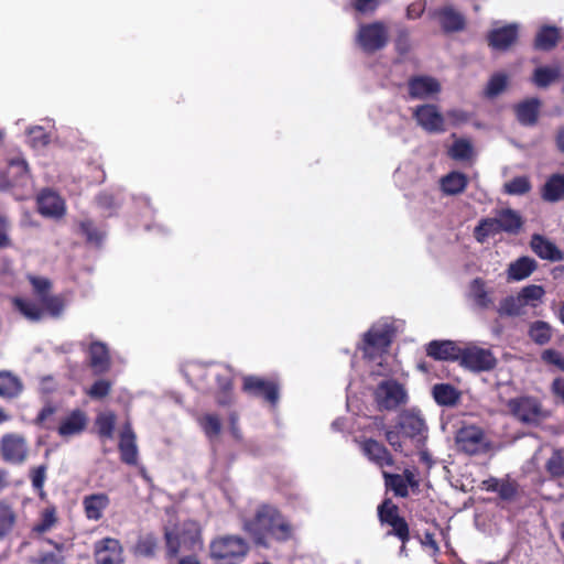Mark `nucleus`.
<instances>
[{"instance_id": "1", "label": "nucleus", "mask_w": 564, "mask_h": 564, "mask_svg": "<svg viewBox=\"0 0 564 564\" xmlns=\"http://www.w3.org/2000/svg\"><path fill=\"white\" fill-rule=\"evenodd\" d=\"M393 328L388 321H380L365 334L362 350L365 356L373 362L371 373L375 376H389L394 373L388 355V348L392 340Z\"/></svg>"}, {"instance_id": "2", "label": "nucleus", "mask_w": 564, "mask_h": 564, "mask_svg": "<svg viewBox=\"0 0 564 564\" xmlns=\"http://www.w3.org/2000/svg\"><path fill=\"white\" fill-rule=\"evenodd\" d=\"M245 530L259 544H265L268 538L285 541L292 535V527L272 506H260L252 520L245 522Z\"/></svg>"}, {"instance_id": "3", "label": "nucleus", "mask_w": 564, "mask_h": 564, "mask_svg": "<svg viewBox=\"0 0 564 564\" xmlns=\"http://www.w3.org/2000/svg\"><path fill=\"white\" fill-rule=\"evenodd\" d=\"M41 305L36 303L24 300L21 297H15L13 300L15 308L29 321L36 322L44 317L45 313L51 316L57 317L59 316L66 304L67 300L63 295H44L42 300L39 301Z\"/></svg>"}, {"instance_id": "4", "label": "nucleus", "mask_w": 564, "mask_h": 564, "mask_svg": "<svg viewBox=\"0 0 564 564\" xmlns=\"http://www.w3.org/2000/svg\"><path fill=\"white\" fill-rule=\"evenodd\" d=\"M248 545L239 536H224L210 544V555L218 564H238L247 554Z\"/></svg>"}, {"instance_id": "5", "label": "nucleus", "mask_w": 564, "mask_h": 564, "mask_svg": "<svg viewBox=\"0 0 564 564\" xmlns=\"http://www.w3.org/2000/svg\"><path fill=\"white\" fill-rule=\"evenodd\" d=\"M455 441L458 449L468 455L485 454L494 448L485 432L476 425L459 429Z\"/></svg>"}, {"instance_id": "6", "label": "nucleus", "mask_w": 564, "mask_h": 564, "mask_svg": "<svg viewBox=\"0 0 564 564\" xmlns=\"http://www.w3.org/2000/svg\"><path fill=\"white\" fill-rule=\"evenodd\" d=\"M375 401L380 410L393 411L406 403L408 392L395 380H383L376 388Z\"/></svg>"}, {"instance_id": "7", "label": "nucleus", "mask_w": 564, "mask_h": 564, "mask_svg": "<svg viewBox=\"0 0 564 564\" xmlns=\"http://www.w3.org/2000/svg\"><path fill=\"white\" fill-rule=\"evenodd\" d=\"M166 547L171 556H175L182 550L195 551L202 547L199 529L196 523H187L182 533L166 531Z\"/></svg>"}, {"instance_id": "8", "label": "nucleus", "mask_w": 564, "mask_h": 564, "mask_svg": "<svg viewBox=\"0 0 564 564\" xmlns=\"http://www.w3.org/2000/svg\"><path fill=\"white\" fill-rule=\"evenodd\" d=\"M459 364L471 371L480 372L494 369L497 359L490 349L469 344L462 348Z\"/></svg>"}, {"instance_id": "9", "label": "nucleus", "mask_w": 564, "mask_h": 564, "mask_svg": "<svg viewBox=\"0 0 564 564\" xmlns=\"http://www.w3.org/2000/svg\"><path fill=\"white\" fill-rule=\"evenodd\" d=\"M398 427L404 440H409L416 448L424 445L427 427L422 415L414 410L403 412L399 416Z\"/></svg>"}, {"instance_id": "10", "label": "nucleus", "mask_w": 564, "mask_h": 564, "mask_svg": "<svg viewBox=\"0 0 564 564\" xmlns=\"http://www.w3.org/2000/svg\"><path fill=\"white\" fill-rule=\"evenodd\" d=\"M508 408L519 421L528 424H536L549 415V413L543 410L541 403L530 397L511 399L508 402Z\"/></svg>"}, {"instance_id": "11", "label": "nucleus", "mask_w": 564, "mask_h": 564, "mask_svg": "<svg viewBox=\"0 0 564 564\" xmlns=\"http://www.w3.org/2000/svg\"><path fill=\"white\" fill-rule=\"evenodd\" d=\"M388 42L387 26L381 22L361 24L357 33L358 45L367 53L382 48Z\"/></svg>"}, {"instance_id": "12", "label": "nucleus", "mask_w": 564, "mask_h": 564, "mask_svg": "<svg viewBox=\"0 0 564 564\" xmlns=\"http://www.w3.org/2000/svg\"><path fill=\"white\" fill-rule=\"evenodd\" d=\"M94 556L96 564H122L123 547L121 543L113 538H104L94 545Z\"/></svg>"}, {"instance_id": "13", "label": "nucleus", "mask_w": 564, "mask_h": 564, "mask_svg": "<svg viewBox=\"0 0 564 564\" xmlns=\"http://www.w3.org/2000/svg\"><path fill=\"white\" fill-rule=\"evenodd\" d=\"M413 116L417 124L430 133L445 131V119L434 105H422L414 109Z\"/></svg>"}, {"instance_id": "14", "label": "nucleus", "mask_w": 564, "mask_h": 564, "mask_svg": "<svg viewBox=\"0 0 564 564\" xmlns=\"http://www.w3.org/2000/svg\"><path fill=\"white\" fill-rule=\"evenodd\" d=\"M29 181L28 166L23 159L13 158L8 162V170L0 174V188L24 186Z\"/></svg>"}, {"instance_id": "15", "label": "nucleus", "mask_w": 564, "mask_h": 564, "mask_svg": "<svg viewBox=\"0 0 564 564\" xmlns=\"http://www.w3.org/2000/svg\"><path fill=\"white\" fill-rule=\"evenodd\" d=\"M467 296L478 308L489 310L495 306L494 290L480 278L470 282Z\"/></svg>"}, {"instance_id": "16", "label": "nucleus", "mask_w": 564, "mask_h": 564, "mask_svg": "<svg viewBox=\"0 0 564 564\" xmlns=\"http://www.w3.org/2000/svg\"><path fill=\"white\" fill-rule=\"evenodd\" d=\"M1 452L7 462L21 464L26 458L28 448L22 436L8 434L2 437Z\"/></svg>"}, {"instance_id": "17", "label": "nucleus", "mask_w": 564, "mask_h": 564, "mask_svg": "<svg viewBox=\"0 0 564 564\" xmlns=\"http://www.w3.org/2000/svg\"><path fill=\"white\" fill-rule=\"evenodd\" d=\"M243 390L257 397H263L274 404L278 401V387L272 381L259 377L248 376L243 379Z\"/></svg>"}, {"instance_id": "18", "label": "nucleus", "mask_w": 564, "mask_h": 564, "mask_svg": "<svg viewBox=\"0 0 564 564\" xmlns=\"http://www.w3.org/2000/svg\"><path fill=\"white\" fill-rule=\"evenodd\" d=\"M137 436L131 423L126 422L120 432L119 451L121 460L128 465H135L138 462Z\"/></svg>"}, {"instance_id": "19", "label": "nucleus", "mask_w": 564, "mask_h": 564, "mask_svg": "<svg viewBox=\"0 0 564 564\" xmlns=\"http://www.w3.org/2000/svg\"><path fill=\"white\" fill-rule=\"evenodd\" d=\"M441 90L440 83L430 76H417L409 82V94L414 99H429Z\"/></svg>"}, {"instance_id": "20", "label": "nucleus", "mask_w": 564, "mask_h": 564, "mask_svg": "<svg viewBox=\"0 0 564 564\" xmlns=\"http://www.w3.org/2000/svg\"><path fill=\"white\" fill-rule=\"evenodd\" d=\"M39 212L46 217H61L65 213L63 199L52 191H43L37 197Z\"/></svg>"}, {"instance_id": "21", "label": "nucleus", "mask_w": 564, "mask_h": 564, "mask_svg": "<svg viewBox=\"0 0 564 564\" xmlns=\"http://www.w3.org/2000/svg\"><path fill=\"white\" fill-rule=\"evenodd\" d=\"M462 348L451 340H433L426 352L436 360H459Z\"/></svg>"}, {"instance_id": "22", "label": "nucleus", "mask_w": 564, "mask_h": 564, "mask_svg": "<svg viewBox=\"0 0 564 564\" xmlns=\"http://www.w3.org/2000/svg\"><path fill=\"white\" fill-rule=\"evenodd\" d=\"M86 425V414L80 410H74L61 421L58 434L63 437H70L82 433Z\"/></svg>"}, {"instance_id": "23", "label": "nucleus", "mask_w": 564, "mask_h": 564, "mask_svg": "<svg viewBox=\"0 0 564 564\" xmlns=\"http://www.w3.org/2000/svg\"><path fill=\"white\" fill-rule=\"evenodd\" d=\"M518 24L495 28L488 35L489 44L496 50H506L517 39Z\"/></svg>"}, {"instance_id": "24", "label": "nucleus", "mask_w": 564, "mask_h": 564, "mask_svg": "<svg viewBox=\"0 0 564 564\" xmlns=\"http://www.w3.org/2000/svg\"><path fill=\"white\" fill-rule=\"evenodd\" d=\"M109 503L110 500L106 494H94L86 496L83 500V506L87 519L94 521L100 520Z\"/></svg>"}, {"instance_id": "25", "label": "nucleus", "mask_w": 564, "mask_h": 564, "mask_svg": "<svg viewBox=\"0 0 564 564\" xmlns=\"http://www.w3.org/2000/svg\"><path fill=\"white\" fill-rule=\"evenodd\" d=\"M89 361L95 373L101 375L110 368V357L105 344L95 341L89 347Z\"/></svg>"}, {"instance_id": "26", "label": "nucleus", "mask_w": 564, "mask_h": 564, "mask_svg": "<svg viewBox=\"0 0 564 564\" xmlns=\"http://www.w3.org/2000/svg\"><path fill=\"white\" fill-rule=\"evenodd\" d=\"M531 248L540 258L545 260L558 261L563 258L561 250L552 241L540 235H533Z\"/></svg>"}, {"instance_id": "27", "label": "nucleus", "mask_w": 564, "mask_h": 564, "mask_svg": "<svg viewBox=\"0 0 564 564\" xmlns=\"http://www.w3.org/2000/svg\"><path fill=\"white\" fill-rule=\"evenodd\" d=\"M364 454L380 467L392 465L393 460L387 448L375 440H367L362 445Z\"/></svg>"}, {"instance_id": "28", "label": "nucleus", "mask_w": 564, "mask_h": 564, "mask_svg": "<svg viewBox=\"0 0 564 564\" xmlns=\"http://www.w3.org/2000/svg\"><path fill=\"white\" fill-rule=\"evenodd\" d=\"M433 15L438 19L445 31H458L464 26V17L453 7L446 6L435 11Z\"/></svg>"}, {"instance_id": "29", "label": "nucleus", "mask_w": 564, "mask_h": 564, "mask_svg": "<svg viewBox=\"0 0 564 564\" xmlns=\"http://www.w3.org/2000/svg\"><path fill=\"white\" fill-rule=\"evenodd\" d=\"M23 390L19 377L10 371H0V397L3 399L17 398Z\"/></svg>"}, {"instance_id": "30", "label": "nucleus", "mask_w": 564, "mask_h": 564, "mask_svg": "<svg viewBox=\"0 0 564 564\" xmlns=\"http://www.w3.org/2000/svg\"><path fill=\"white\" fill-rule=\"evenodd\" d=\"M432 393L435 402L442 406H454L460 398V392L448 383L435 384Z\"/></svg>"}, {"instance_id": "31", "label": "nucleus", "mask_w": 564, "mask_h": 564, "mask_svg": "<svg viewBox=\"0 0 564 564\" xmlns=\"http://www.w3.org/2000/svg\"><path fill=\"white\" fill-rule=\"evenodd\" d=\"M536 263L534 259L529 257H521L514 262H511L508 268V280L520 281L528 278L534 270Z\"/></svg>"}, {"instance_id": "32", "label": "nucleus", "mask_w": 564, "mask_h": 564, "mask_svg": "<svg viewBox=\"0 0 564 564\" xmlns=\"http://www.w3.org/2000/svg\"><path fill=\"white\" fill-rule=\"evenodd\" d=\"M501 224L495 214L494 217L484 218L479 221L474 230V236L477 241L485 242L488 238L495 237L502 232Z\"/></svg>"}, {"instance_id": "33", "label": "nucleus", "mask_w": 564, "mask_h": 564, "mask_svg": "<svg viewBox=\"0 0 564 564\" xmlns=\"http://www.w3.org/2000/svg\"><path fill=\"white\" fill-rule=\"evenodd\" d=\"M540 108V101L536 98L528 99L517 106V118L523 124L535 122Z\"/></svg>"}, {"instance_id": "34", "label": "nucleus", "mask_w": 564, "mask_h": 564, "mask_svg": "<svg viewBox=\"0 0 564 564\" xmlns=\"http://www.w3.org/2000/svg\"><path fill=\"white\" fill-rule=\"evenodd\" d=\"M496 215L505 232L517 234L522 226L520 215L512 209H500L496 212Z\"/></svg>"}, {"instance_id": "35", "label": "nucleus", "mask_w": 564, "mask_h": 564, "mask_svg": "<svg viewBox=\"0 0 564 564\" xmlns=\"http://www.w3.org/2000/svg\"><path fill=\"white\" fill-rule=\"evenodd\" d=\"M564 196V176L555 174L549 178L543 188V198L557 202Z\"/></svg>"}, {"instance_id": "36", "label": "nucleus", "mask_w": 564, "mask_h": 564, "mask_svg": "<svg viewBox=\"0 0 564 564\" xmlns=\"http://www.w3.org/2000/svg\"><path fill=\"white\" fill-rule=\"evenodd\" d=\"M525 304L518 294L517 296H508L503 299L500 302L497 312L501 316H519L525 313Z\"/></svg>"}, {"instance_id": "37", "label": "nucleus", "mask_w": 564, "mask_h": 564, "mask_svg": "<svg viewBox=\"0 0 564 564\" xmlns=\"http://www.w3.org/2000/svg\"><path fill=\"white\" fill-rule=\"evenodd\" d=\"M558 39V29L555 26H543L535 36V46L539 50L549 51L556 45Z\"/></svg>"}, {"instance_id": "38", "label": "nucleus", "mask_w": 564, "mask_h": 564, "mask_svg": "<svg viewBox=\"0 0 564 564\" xmlns=\"http://www.w3.org/2000/svg\"><path fill=\"white\" fill-rule=\"evenodd\" d=\"M442 189L449 195L463 192L467 185V178L464 174L452 172L442 178Z\"/></svg>"}, {"instance_id": "39", "label": "nucleus", "mask_w": 564, "mask_h": 564, "mask_svg": "<svg viewBox=\"0 0 564 564\" xmlns=\"http://www.w3.org/2000/svg\"><path fill=\"white\" fill-rule=\"evenodd\" d=\"M553 335L550 324L543 321L533 322L529 328L530 338L538 345L547 344Z\"/></svg>"}, {"instance_id": "40", "label": "nucleus", "mask_w": 564, "mask_h": 564, "mask_svg": "<svg viewBox=\"0 0 564 564\" xmlns=\"http://www.w3.org/2000/svg\"><path fill=\"white\" fill-rule=\"evenodd\" d=\"M560 74H561V69L557 66L538 67L533 74V83L535 84V86H538L540 88H544V87H547L553 82H555L558 78Z\"/></svg>"}, {"instance_id": "41", "label": "nucleus", "mask_w": 564, "mask_h": 564, "mask_svg": "<svg viewBox=\"0 0 564 564\" xmlns=\"http://www.w3.org/2000/svg\"><path fill=\"white\" fill-rule=\"evenodd\" d=\"M116 425V415L112 412L100 413L96 419V426L100 437L111 440Z\"/></svg>"}, {"instance_id": "42", "label": "nucleus", "mask_w": 564, "mask_h": 564, "mask_svg": "<svg viewBox=\"0 0 564 564\" xmlns=\"http://www.w3.org/2000/svg\"><path fill=\"white\" fill-rule=\"evenodd\" d=\"M198 423L209 440L218 437L221 423L217 415L210 413L204 414L198 419Z\"/></svg>"}, {"instance_id": "43", "label": "nucleus", "mask_w": 564, "mask_h": 564, "mask_svg": "<svg viewBox=\"0 0 564 564\" xmlns=\"http://www.w3.org/2000/svg\"><path fill=\"white\" fill-rule=\"evenodd\" d=\"M15 523V514L13 510L0 502V539L11 532Z\"/></svg>"}, {"instance_id": "44", "label": "nucleus", "mask_w": 564, "mask_h": 564, "mask_svg": "<svg viewBox=\"0 0 564 564\" xmlns=\"http://www.w3.org/2000/svg\"><path fill=\"white\" fill-rule=\"evenodd\" d=\"M525 306H536L538 302L541 301L544 295V290L540 285H528L519 293Z\"/></svg>"}, {"instance_id": "45", "label": "nucleus", "mask_w": 564, "mask_h": 564, "mask_svg": "<svg viewBox=\"0 0 564 564\" xmlns=\"http://www.w3.org/2000/svg\"><path fill=\"white\" fill-rule=\"evenodd\" d=\"M383 477L386 478V484L390 487L395 495L400 497H405L409 494L408 484L403 476L401 475H390L383 471Z\"/></svg>"}, {"instance_id": "46", "label": "nucleus", "mask_w": 564, "mask_h": 564, "mask_svg": "<svg viewBox=\"0 0 564 564\" xmlns=\"http://www.w3.org/2000/svg\"><path fill=\"white\" fill-rule=\"evenodd\" d=\"M531 188L530 182L525 176H518L505 184V191L510 195H523Z\"/></svg>"}, {"instance_id": "47", "label": "nucleus", "mask_w": 564, "mask_h": 564, "mask_svg": "<svg viewBox=\"0 0 564 564\" xmlns=\"http://www.w3.org/2000/svg\"><path fill=\"white\" fill-rule=\"evenodd\" d=\"M471 144L464 139L456 140L449 149V155L455 160H467L471 156Z\"/></svg>"}, {"instance_id": "48", "label": "nucleus", "mask_w": 564, "mask_h": 564, "mask_svg": "<svg viewBox=\"0 0 564 564\" xmlns=\"http://www.w3.org/2000/svg\"><path fill=\"white\" fill-rule=\"evenodd\" d=\"M56 513L54 508L45 509L42 514L39 523L34 527V531L37 533H44L50 531L54 524L56 523Z\"/></svg>"}, {"instance_id": "49", "label": "nucleus", "mask_w": 564, "mask_h": 564, "mask_svg": "<svg viewBox=\"0 0 564 564\" xmlns=\"http://www.w3.org/2000/svg\"><path fill=\"white\" fill-rule=\"evenodd\" d=\"M378 516L381 523L389 524L399 517L398 507L390 500H384L378 508Z\"/></svg>"}, {"instance_id": "50", "label": "nucleus", "mask_w": 564, "mask_h": 564, "mask_svg": "<svg viewBox=\"0 0 564 564\" xmlns=\"http://www.w3.org/2000/svg\"><path fill=\"white\" fill-rule=\"evenodd\" d=\"M386 438H387L388 443L393 447L394 451H399V452H402L405 455H408V452L405 448L406 443H405V440L404 441L402 440L404 437L402 435L401 430L398 427V425L393 430L387 431Z\"/></svg>"}, {"instance_id": "51", "label": "nucleus", "mask_w": 564, "mask_h": 564, "mask_svg": "<svg viewBox=\"0 0 564 564\" xmlns=\"http://www.w3.org/2000/svg\"><path fill=\"white\" fill-rule=\"evenodd\" d=\"M507 82H508V79H507L506 75H503L501 73L494 75L487 85L486 94L489 97H495V96L499 95L506 88Z\"/></svg>"}, {"instance_id": "52", "label": "nucleus", "mask_w": 564, "mask_h": 564, "mask_svg": "<svg viewBox=\"0 0 564 564\" xmlns=\"http://www.w3.org/2000/svg\"><path fill=\"white\" fill-rule=\"evenodd\" d=\"M546 469L553 477L564 476V457L560 452H554L549 458Z\"/></svg>"}, {"instance_id": "53", "label": "nucleus", "mask_w": 564, "mask_h": 564, "mask_svg": "<svg viewBox=\"0 0 564 564\" xmlns=\"http://www.w3.org/2000/svg\"><path fill=\"white\" fill-rule=\"evenodd\" d=\"M158 547L156 539L152 535H145L137 544V552L144 556H152Z\"/></svg>"}, {"instance_id": "54", "label": "nucleus", "mask_w": 564, "mask_h": 564, "mask_svg": "<svg viewBox=\"0 0 564 564\" xmlns=\"http://www.w3.org/2000/svg\"><path fill=\"white\" fill-rule=\"evenodd\" d=\"M392 530L388 532L389 535L398 536L402 542H405L409 539V528L404 519L400 516L389 523Z\"/></svg>"}, {"instance_id": "55", "label": "nucleus", "mask_w": 564, "mask_h": 564, "mask_svg": "<svg viewBox=\"0 0 564 564\" xmlns=\"http://www.w3.org/2000/svg\"><path fill=\"white\" fill-rule=\"evenodd\" d=\"M29 142L33 148L40 149L48 143V137L41 127H35L29 131Z\"/></svg>"}, {"instance_id": "56", "label": "nucleus", "mask_w": 564, "mask_h": 564, "mask_svg": "<svg viewBox=\"0 0 564 564\" xmlns=\"http://www.w3.org/2000/svg\"><path fill=\"white\" fill-rule=\"evenodd\" d=\"M111 389V383L107 380H97L87 391L93 399H101L106 397Z\"/></svg>"}, {"instance_id": "57", "label": "nucleus", "mask_w": 564, "mask_h": 564, "mask_svg": "<svg viewBox=\"0 0 564 564\" xmlns=\"http://www.w3.org/2000/svg\"><path fill=\"white\" fill-rule=\"evenodd\" d=\"M30 282L33 286L34 293L37 296V301L42 300V296L48 295L51 283L45 278L30 276Z\"/></svg>"}, {"instance_id": "58", "label": "nucleus", "mask_w": 564, "mask_h": 564, "mask_svg": "<svg viewBox=\"0 0 564 564\" xmlns=\"http://www.w3.org/2000/svg\"><path fill=\"white\" fill-rule=\"evenodd\" d=\"M80 229L89 242L99 243L101 241L102 234L93 225L91 221H83L80 224Z\"/></svg>"}, {"instance_id": "59", "label": "nucleus", "mask_w": 564, "mask_h": 564, "mask_svg": "<svg viewBox=\"0 0 564 564\" xmlns=\"http://www.w3.org/2000/svg\"><path fill=\"white\" fill-rule=\"evenodd\" d=\"M542 359L564 371V356L560 351L546 349L542 354Z\"/></svg>"}, {"instance_id": "60", "label": "nucleus", "mask_w": 564, "mask_h": 564, "mask_svg": "<svg viewBox=\"0 0 564 564\" xmlns=\"http://www.w3.org/2000/svg\"><path fill=\"white\" fill-rule=\"evenodd\" d=\"M516 492H517V485L514 481H511L509 479L501 480V482L499 485L498 494L502 499H505V500L512 499L514 497Z\"/></svg>"}, {"instance_id": "61", "label": "nucleus", "mask_w": 564, "mask_h": 564, "mask_svg": "<svg viewBox=\"0 0 564 564\" xmlns=\"http://www.w3.org/2000/svg\"><path fill=\"white\" fill-rule=\"evenodd\" d=\"M426 3L424 0H419L415 2H412L406 8V17L409 19H417L420 18L423 12L425 11Z\"/></svg>"}, {"instance_id": "62", "label": "nucleus", "mask_w": 564, "mask_h": 564, "mask_svg": "<svg viewBox=\"0 0 564 564\" xmlns=\"http://www.w3.org/2000/svg\"><path fill=\"white\" fill-rule=\"evenodd\" d=\"M380 0H356L355 9L361 13H368L376 10Z\"/></svg>"}, {"instance_id": "63", "label": "nucleus", "mask_w": 564, "mask_h": 564, "mask_svg": "<svg viewBox=\"0 0 564 564\" xmlns=\"http://www.w3.org/2000/svg\"><path fill=\"white\" fill-rule=\"evenodd\" d=\"M9 223L3 216H0V248L10 246V239L8 237Z\"/></svg>"}, {"instance_id": "64", "label": "nucleus", "mask_w": 564, "mask_h": 564, "mask_svg": "<svg viewBox=\"0 0 564 564\" xmlns=\"http://www.w3.org/2000/svg\"><path fill=\"white\" fill-rule=\"evenodd\" d=\"M45 481V467L40 466L32 473V484L36 489H41Z\"/></svg>"}]
</instances>
